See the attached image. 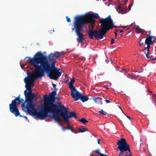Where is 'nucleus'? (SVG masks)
<instances>
[{
	"instance_id": "nucleus-40",
	"label": "nucleus",
	"mask_w": 156,
	"mask_h": 156,
	"mask_svg": "<svg viewBox=\"0 0 156 156\" xmlns=\"http://www.w3.org/2000/svg\"><path fill=\"white\" fill-rule=\"evenodd\" d=\"M123 74H124V75L126 76L127 77V74L128 73H127V72L126 71H126H124V72H123Z\"/></svg>"
},
{
	"instance_id": "nucleus-8",
	"label": "nucleus",
	"mask_w": 156,
	"mask_h": 156,
	"mask_svg": "<svg viewBox=\"0 0 156 156\" xmlns=\"http://www.w3.org/2000/svg\"><path fill=\"white\" fill-rule=\"evenodd\" d=\"M20 99V94L14 100H12V103L9 105L10 111L11 113L14 114L16 117L20 115V114L18 108V105L21 102Z\"/></svg>"
},
{
	"instance_id": "nucleus-50",
	"label": "nucleus",
	"mask_w": 156,
	"mask_h": 156,
	"mask_svg": "<svg viewBox=\"0 0 156 156\" xmlns=\"http://www.w3.org/2000/svg\"><path fill=\"white\" fill-rule=\"evenodd\" d=\"M62 129H63V130L64 131H65L66 129H67V127H63Z\"/></svg>"
},
{
	"instance_id": "nucleus-62",
	"label": "nucleus",
	"mask_w": 156,
	"mask_h": 156,
	"mask_svg": "<svg viewBox=\"0 0 156 156\" xmlns=\"http://www.w3.org/2000/svg\"><path fill=\"white\" fill-rule=\"evenodd\" d=\"M153 60H156V58H154V59H153Z\"/></svg>"
},
{
	"instance_id": "nucleus-18",
	"label": "nucleus",
	"mask_w": 156,
	"mask_h": 156,
	"mask_svg": "<svg viewBox=\"0 0 156 156\" xmlns=\"http://www.w3.org/2000/svg\"><path fill=\"white\" fill-rule=\"evenodd\" d=\"M152 103L155 106L156 108V96L154 94H152Z\"/></svg>"
},
{
	"instance_id": "nucleus-37",
	"label": "nucleus",
	"mask_w": 156,
	"mask_h": 156,
	"mask_svg": "<svg viewBox=\"0 0 156 156\" xmlns=\"http://www.w3.org/2000/svg\"><path fill=\"white\" fill-rule=\"evenodd\" d=\"M134 28L136 30H137L138 29H139L140 28L139 27V26L134 25Z\"/></svg>"
},
{
	"instance_id": "nucleus-13",
	"label": "nucleus",
	"mask_w": 156,
	"mask_h": 156,
	"mask_svg": "<svg viewBox=\"0 0 156 156\" xmlns=\"http://www.w3.org/2000/svg\"><path fill=\"white\" fill-rule=\"evenodd\" d=\"M128 1V0H126L125 2H123L121 4H119L116 8V11L119 13L123 14L126 13V3Z\"/></svg>"
},
{
	"instance_id": "nucleus-51",
	"label": "nucleus",
	"mask_w": 156,
	"mask_h": 156,
	"mask_svg": "<svg viewBox=\"0 0 156 156\" xmlns=\"http://www.w3.org/2000/svg\"><path fill=\"white\" fill-rule=\"evenodd\" d=\"M133 5H132V4H130V5L129 6V10H130V8Z\"/></svg>"
},
{
	"instance_id": "nucleus-27",
	"label": "nucleus",
	"mask_w": 156,
	"mask_h": 156,
	"mask_svg": "<svg viewBox=\"0 0 156 156\" xmlns=\"http://www.w3.org/2000/svg\"><path fill=\"white\" fill-rule=\"evenodd\" d=\"M93 152H95L96 154H101L100 151L99 149H97L96 150L93 151Z\"/></svg>"
},
{
	"instance_id": "nucleus-10",
	"label": "nucleus",
	"mask_w": 156,
	"mask_h": 156,
	"mask_svg": "<svg viewBox=\"0 0 156 156\" xmlns=\"http://www.w3.org/2000/svg\"><path fill=\"white\" fill-rule=\"evenodd\" d=\"M41 54L42 52L41 51H38L34 55L33 58L26 57L25 59L26 60L27 62L31 63L35 67L38 66L37 65L40 63Z\"/></svg>"
},
{
	"instance_id": "nucleus-59",
	"label": "nucleus",
	"mask_w": 156,
	"mask_h": 156,
	"mask_svg": "<svg viewBox=\"0 0 156 156\" xmlns=\"http://www.w3.org/2000/svg\"><path fill=\"white\" fill-rule=\"evenodd\" d=\"M122 33H121V34H119V36H120V37H121V36H122Z\"/></svg>"
},
{
	"instance_id": "nucleus-48",
	"label": "nucleus",
	"mask_w": 156,
	"mask_h": 156,
	"mask_svg": "<svg viewBox=\"0 0 156 156\" xmlns=\"http://www.w3.org/2000/svg\"><path fill=\"white\" fill-rule=\"evenodd\" d=\"M126 71V69H122V70L120 71V72L121 73H123L124 71Z\"/></svg>"
},
{
	"instance_id": "nucleus-45",
	"label": "nucleus",
	"mask_w": 156,
	"mask_h": 156,
	"mask_svg": "<svg viewBox=\"0 0 156 156\" xmlns=\"http://www.w3.org/2000/svg\"><path fill=\"white\" fill-rule=\"evenodd\" d=\"M106 154H103L101 153L99 156H106Z\"/></svg>"
},
{
	"instance_id": "nucleus-53",
	"label": "nucleus",
	"mask_w": 156,
	"mask_h": 156,
	"mask_svg": "<svg viewBox=\"0 0 156 156\" xmlns=\"http://www.w3.org/2000/svg\"><path fill=\"white\" fill-rule=\"evenodd\" d=\"M126 116L129 119H131V121H132V119L131 118L129 117V116Z\"/></svg>"
},
{
	"instance_id": "nucleus-29",
	"label": "nucleus",
	"mask_w": 156,
	"mask_h": 156,
	"mask_svg": "<svg viewBox=\"0 0 156 156\" xmlns=\"http://www.w3.org/2000/svg\"><path fill=\"white\" fill-rule=\"evenodd\" d=\"M150 53V50H149L147 49L146 51H145L144 53V54L146 55V57H147Z\"/></svg>"
},
{
	"instance_id": "nucleus-30",
	"label": "nucleus",
	"mask_w": 156,
	"mask_h": 156,
	"mask_svg": "<svg viewBox=\"0 0 156 156\" xmlns=\"http://www.w3.org/2000/svg\"><path fill=\"white\" fill-rule=\"evenodd\" d=\"M147 45V47H145L144 49H147L149 50L150 49V44H146Z\"/></svg>"
},
{
	"instance_id": "nucleus-24",
	"label": "nucleus",
	"mask_w": 156,
	"mask_h": 156,
	"mask_svg": "<svg viewBox=\"0 0 156 156\" xmlns=\"http://www.w3.org/2000/svg\"><path fill=\"white\" fill-rule=\"evenodd\" d=\"M127 77L133 80H135L136 79L135 77L134 76L129 73L127 74Z\"/></svg>"
},
{
	"instance_id": "nucleus-22",
	"label": "nucleus",
	"mask_w": 156,
	"mask_h": 156,
	"mask_svg": "<svg viewBox=\"0 0 156 156\" xmlns=\"http://www.w3.org/2000/svg\"><path fill=\"white\" fill-rule=\"evenodd\" d=\"M79 121L85 124L88 122V121L87 120L83 118H82L79 119Z\"/></svg>"
},
{
	"instance_id": "nucleus-26",
	"label": "nucleus",
	"mask_w": 156,
	"mask_h": 156,
	"mask_svg": "<svg viewBox=\"0 0 156 156\" xmlns=\"http://www.w3.org/2000/svg\"><path fill=\"white\" fill-rule=\"evenodd\" d=\"M99 112L101 114L103 115H106L107 114V113L104 111L102 109H101V111Z\"/></svg>"
},
{
	"instance_id": "nucleus-4",
	"label": "nucleus",
	"mask_w": 156,
	"mask_h": 156,
	"mask_svg": "<svg viewBox=\"0 0 156 156\" xmlns=\"http://www.w3.org/2000/svg\"><path fill=\"white\" fill-rule=\"evenodd\" d=\"M80 18H83L86 16V19L94 22H95V19H98L99 20V23L101 24V28L103 29L104 27H110L113 26V27H115L113 24V20L111 19L110 15L105 18H101L97 13H94L93 12H89L85 13L84 15H77Z\"/></svg>"
},
{
	"instance_id": "nucleus-64",
	"label": "nucleus",
	"mask_w": 156,
	"mask_h": 156,
	"mask_svg": "<svg viewBox=\"0 0 156 156\" xmlns=\"http://www.w3.org/2000/svg\"><path fill=\"white\" fill-rule=\"evenodd\" d=\"M127 27V26H126V27H122L123 28H126V27Z\"/></svg>"
},
{
	"instance_id": "nucleus-11",
	"label": "nucleus",
	"mask_w": 156,
	"mask_h": 156,
	"mask_svg": "<svg viewBox=\"0 0 156 156\" xmlns=\"http://www.w3.org/2000/svg\"><path fill=\"white\" fill-rule=\"evenodd\" d=\"M72 98L75 101H77L80 98V100L83 102H84L88 100L92 99L91 98H89V97H92L90 95L88 96H85L83 94H81L79 92H76V94L72 93Z\"/></svg>"
},
{
	"instance_id": "nucleus-63",
	"label": "nucleus",
	"mask_w": 156,
	"mask_h": 156,
	"mask_svg": "<svg viewBox=\"0 0 156 156\" xmlns=\"http://www.w3.org/2000/svg\"><path fill=\"white\" fill-rule=\"evenodd\" d=\"M20 100L21 101H24V100H23V99H22H22H20Z\"/></svg>"
},
{
	"instance_id": "nucleus-6",
	"label": "nucleus",
	"mask_w": 156,
	"mask_h": 156,
	"mask_svg": "<svg viewBox=\"0 0 156 156\" xmlns=\"http://www.w3.org/2000/svg\"><path fill=\"white\" fill-rule=\"evenodd\" d=\"M49 59L46 56L44 55L42 53L41 56L40 66L43 70L49 69L52 70H55L57 69L55 66V64L56 62L53 61L51 63L48 62Z\"/></svg>"
},
{
	"instance_id": "nucleus-9",
	"label": "nucleus",
	"mask_w": 156,
	"mask_h": 156,
	"mask_svg": "<svg viewBox=\"0 0 156 156\" xmlns=\"http://www.w3.org/2000/svg\"><path fill=\"white\" fill-rule=\"evenodd\" d=\"M43 70L44 73H46L47 74V76L51 79L55 80H57L62 74V70L59 69L52 70L48 68L47 70Z\"/></svg>"
},
{
	"instance_id": "nucleus-7",
	"label": "nucleus",
	"mask_w": 156,
	"mask_h": 156,
	"mask_svg": "<svg viewBox=\"0 0 156 156\" xmlns=\"http://www.w3.org/2000/svg\"><path fill=\"white\" fill-rule=\"evenodd\" d=\"M44 102L43 106L41 108V110L38 111L41 112H42V110L43 109H44L45 111L52 109L55 107H57V106L61 104L60 102L58 103V105L54 104L52 102L50 97L49 96H48L46 94L44 96Z\"/></svg>"
},
{
	"instance_id": "nucleus-46",
	"label": "nucleus",
	"mask_w": 156,
	"mask_h": 156,
	"mask_svg": "<svg viewBox=\"0 0 156 156\" xmlns=\"http://www.w3.org/2000/svg\"><path fill=\"white\" fill-rule=\"evenodd\" d=\"M115 69L116 71H119V67L118 66L116 67Z\"/></svg>"
},
{
	"instance_id": "nucleus-16",
	"label": "nucleus",
	"mask_w": 156,
	"mask_h": 156,
	"mask_svg": "<svg viewBox=\"0 0 156 156\" xmlns=\"http://www.w3.org/2000/svg\"><path fill=\"white\" fill-rule=\"evenodd\" d=\"M154 36H147L145 43V44H152L154 41H152V39L153 38Z\"/></svg>"
},
{
	"instance_id": "nucleus-17",
	"label": "nucleus",
	"mask_w": 156,
	"mask_h": 156,
	"mask_svg": "<svg viewBox=\"0 0 156 156\" xmlns=\"http://www.w3.org/2000/svg\"><path fill=\"white\" fill-rule=\"evenodd\" d=\"M69 87L70 88V90L71 91V95L72 97V93L73 94H76V92H79L78 91L76 90V88L73 86H69Z\"/></svg>"
},
{
	"instance_id": "nucleus-42",
	"label": "nucleus",
	"mask_w": 156,
	"mask_h": 156,
	"mask_svg": "<svg viewBox=\"0 0 156 156\" xmlns=\"http://www.w3.org/2000/svg\"><path fill=\"white\" fill-rule=\"evenodd\" d=\"M105 102L107 103H109L110 102H111L112 101H110L108 100H107V99H105Z\"/></svg>"
},
{
	"instance_id": "nucleus-54",
	"label": "nucleus",
	"mask_w": 156,
	"mask_h": 156,
	"mask_svg": "<svg viewBox=\"0 0 156 156\" xmlns=\"http://www.w3.org/2000/svg\"><path fill=\"white\" fill-rule=\"evenodd\" d=\"M23 117L25 118V119H26L28 121H29V120L28 119H27V116H24Z\"/></svg>"
},
{
	"instance_id": "nucleus-39",
	"label": "nucleus",
	"mask_w": 156,
	"mask_h": 156,
	"mask_svg": "<svg viewBox=\"0 0 156 156\" xmlns=\"http://www.w3.org/2000/svg\"><path fill=\"white\" fill-rule=\"evenodd\" d=\"M80 133L79 131V129H76V130H75L74 133Z\"/></svg>"
},
{
	"instance_id": "nucleus-55",
	"label": "nucleus",
	"mask_w": 156,
	"mask_h": 156,
	"mask_svg": "<svg viewBox=\"0 0 156 156\" xmlns=\"http://www.w3.org/2000/svg\"><path fill=\"white\" fill-rule=\"evenodd\" d=\"M90 156H99L94 155L92 154L91 153V154H90Z\"/></svg>"
},
{
	"instance_id": "nucleus-33",
	"label": "nucleus",
	"mask_w": 156,
	"mask_h": 156,
	"mask_svg": "<svg viewBox=\"0 0 156 156\" xmlns=\"http://www.w3.org/2000/svg\"><path fill=\"white\" fill-rule=\"evenodd\" d=\"M67 21L68 22H70L71 21V19L68 17V16L66 17Z\"/></svg>"
},
{
	"instance_id": "nucleus-36",
	"label": "nucleus",
	"mask_w": 156,
	"mask_h": 156,
	"mask_svg": "<svg viewBox=\"0 0 156 156\" xmlns=\"http://www.w3.org/2000/svg\"><path fill=\"white\" fill-rule=\"evenodd\" d=\"M80 59L82 61H84L85 60V58L84 57H80Z\"/></svg>"
},
{
	"instance_id": "nucleus-32",
	"label": "nucleus",
	"mask_w": 156,
	"mask_h": 156,
	"mask_svg": "<svg viewBox=\"0 0 156 156\" xmlns=\"http://www.w3.org/2000/svg\"><path fill=\"white\" fill-rule=\"evenodd\" d=\"M105 61L107 63H108L109 61L111 62V63H112V61L111 59L105 60Z\"/></svg>"
},
{
	"instance_id": "nucleus-2",
	"label": "nucleus",
	"mask_w": 156,
	"mask_h": 156,
	"mask_svg": "<svg viewBox=\"0 0 156 156\" xmlns=\"http://www.w3.org/2000/svg\"><path fill=\"white\" fill-rule=\"evenodd\" d=\"M65 108V107L63 105L60 104L57 106V107H55L53 109H51L48 111H45L44 109H43L41 112H38V111H35L33 115L37 118L40 119L41 120L44 119L46 117L49 118H52L60 124L61 120L58 115H60L64 119L63 114L64 113L63 112L64 108Z\"/></svg>"
},
{
	"instance_id": "nucleus-61",
	"label": "nucleus",
	"mask_w": 156,
	"mask_h": 156,
	"mask_svg": "<svg viewBox=\"0 0 156 156\" xmlns=\"http://www.w3.org/2000/svg\"><path fill=\"white\" fill-rule=\"evenodd\" d=\"M115 35H117V34L116 32L115 33Z\"/></svg>"
},
{
	"instance_id": "nucleus-58",
	"label": "nucleus",
	"mask_w": 156,
	"mask_h": 156,
	"mask_svg": "<svg viewBox=\"0 0 156 156\" xmlns=\"http://www.w3.org/2000/svg\"><path fill=\"white\" fill-rule=\"evenodd\" d=\"M148 92H150V93H151H151H152V91H150V90H148Z\"/></svg>"
},
{
	"instance_id": "nucleus-49",
	"label": "nucleus",
	"mask_w": 156,
	"mask_h": 156,
	"mask_svg": "<svg viewBox=\"0 0 156 156\" xmlns=\"http://www.w3.org/2000/svg\"><path fill=\"white\" fill-rule=\"evenodd\" d=\"M52 85H53V87L54 88V89H55V88L56 89V85L55 84L53 83Z\"/></svg>"
},
{
	"instance_id": "nucleus-5",
	"label": "nucleus",
	"mask_w": 156,
	"mask_h": 156,
	"mask_svg": "<svg viewBox=\"0 0 156 156\" xmlns=\"http://www.w3.org/2000/svg\"><path fill=\"white\" fill-rule=\"evenodd\" d=\"M34 72L37 75L32 76V73H28V77L25 79L24 82L27 85L29 86H32L33 87L34 85V80L37 79H41L44 75V70L40 65L35 67Z\"/></svg>"
},
{
	"instance_id": "nucleus-14",
	"label": "nucleus",
	"mask_w": 156,
	"mask_h": 156,
	"mask_svg": "<svg viewBox=\"0 0 156 156\" xmlns=\"http://www.w3.org/2000/svg\"><path fill=\"white\" fill-rule=\"evenodd\" d=\"M65 53L62 51L61 52L55 51L54 53H51L48 56L49 61L52 60L54 59H57L59 58L60 56L64 55Z\"/></svg>"
},
{
	"instance_id": "nucleus-28",
	"label": "nucleus",
	"mask_w": 156,
	"mask_h": 156,
	"mask_svg": "<svg viewBox=\"0 0 156 156\" xmlns=\"http://www.w3.org/2000/svg\"><path fill=\"white\" fill-rule=\"evenodd\" d=\"M151 31L150 30H149L148 31H146V33H145V34H146V36H151Z\"/></svg>"
},
{
	"instance_id": "nucleus-57",
	"label": "nucleus",
	"mask_w": 156,
	"mask_h": 156,
	"mask_svg": "<svg viewBox=\"0 0 156 156\" xmlns=\"http://www.w3.org/2000/svg\"><path fill=\"white\" fill-rule=\"evenodd\" d=\"M123 30H120V33H122L123 32Z\"/></svg>"
},
{
	"instance_id": "nucleus-35",
	"label": "nucleus",
	"mask_w": 156,
	"mask_h": 156,
	"mask_svg": "<svg viewBox=\"0 0 156 156\" xmlns=\"http://www.w3.org/2000/svg\"><path fill=\"white\" fill-rule=\"evenodd\" d=\"M114 39L112 38L111 40V44H113L114 43Z\"/></svg>"
},
{
	"instance_id": "nucleus-44",
	"label": "nucleus",
	"mask_w": 156,
	"mask_h": 156,
	"mask_svg": "<svg viewBox=\"0 0 156 156\" xmlns=\"http://www.w3.org/2000/svg\"><path fill=\"white\" fill-rule=\"evenodd\" d=\"M134 25H134V23H132L130 25L129 27H134Z\"/></svg>"
},
{
	"instance_id": "nucleus-60",
	"label": "nucleus",
	"mask_w": 156,
	"mask_h": 156,
	"mask_svg": "<svg viewBox=\"0 0 156 156\" xmlns=\"http://www.w3.org/2000/svg\"><path fill=\"white\" fill-rule=\"evenodd\" d=\"M154 40H156V37L155 36H154L153 37V38Z\"/></svg>"
},
{
	"instance_id": "nucleus-20",
	"label": "nucleus",
	"mask_w": 156,
	"mask_h": 156,
	"mask_svg": "<svg viewBox=\"0 0 156 156\" xmlns=\"http://www.w3.org/2000/svg\"><path fill=\"white\" fill-rule=\"evenodd\" d=\"M125 144H126V146L129 147V149L127 150V152L128 153V156H132V154L131 152L130 149L129 145L127 143L126 140H125Z\"/></svg>"
},
{
	"instance_id": "nucleus-3",
	"label": "nucleus",
	"mask_w": 156,
	"mask_h": 156,
	"mask_svg": "<svg viewBox=\"0 0 156 156\" xmlns=\"http://www.w3.org/2000/svg\"><path fill=\"white\" fill-rule=\"evenodd\" d=\"M25 87L26 90L24 91V94L25 97V101L22 104L21 107L23 110L25 112L26 111L28 113H31L32 115L35 111L34 108L35 104L33 102L34 98L37 96L36 94L32 92L31 86H28L26 84Z\"/></svg>"
},
{
	"instance_id": "nucleus-21",
	"label": "nucleus",
	"mask_w": 156,
	"mask_h": 156,
	"mask_svg": "<svg viewBox=\"0 0 156 156\" xmlns=\"http://www.w3.org/2000/svg\"><path fill=\"white\" fill-rule=\"evenodd\" d=\"M136 32L138 34L141 33L144 34H145V33H146V31L140 28L138 29L136 31Z\"/></svg>"
},
{
	"instance_id": "nucleus-52",
	"label": "nucleus",
	"mask_w": 156,
	"mask_h": 156,
	"mask_svg": "<svg viewBox=\"0 0 156 156\" xmlns=\"http://www.w3.org/2000/svg\"><path fill=\"white\" fill-rule=\"evenodd\" d=\"M144 43H143V42L140 43V46H143L144 45Z\"/></svg>"
},
{
	"instance_id": "nucleus-1",
	"label": "nucleus",
	"mask_w": 156,
	"mask_h": 156,
	"mask_svg": "<svg viewBox=\"0 0 156 156\" xmlns=\"http://www.w3.org/2000/svg\"><path fill=\"white\" fill-rule=\"evenodd\" d=\"M95 22L87 20L84 19L83 18L76 16L73 22L74 27L72 29V31H74L76 35L78 37L77 38V41L78 42L83 43L84 40L83 34L82 32L84 29V27L88 23L90 24L89 26V28L90 30L87 31L89 37L91 39L93 38L94 36L97 39H102L103 38L105 34L108 31L112 29L113 26L110 27H104L103 29L101 28V29H99L98 30H95L93 31V27L95 25Z\"/></svg>"
},
{
	"instance_id": "nucleus-25",
	"label": "nucleus",
	"mask_w": 156,
	"mask_h": 156,
	"mask_svg": "<svg viewBox=\"0 0 156 156\" xmlns=\"http://www.w3.org/2000/svg\"><path fill=\"white\" fill-rule=\"evenodd\" d=\"M79 131L80 133H83L85 132V131H87V130L86 128H79Z\"/></svg>"
},
{
	"instance_id": "nucleus-15",
	"label": "nucleus",
	"mask_w": 156,
	"mask_h": 156,
	"mask_svg": "<svg viewBox=\"0 0 156 156\" xmlns=\"http://www.w3.org/2000/svg\"><path fill=\"white\" fill-rule=\"evenodd\" d=\"M56 91L57 89L55 88L54 91L49 94V96L53 103L55 101V96L56 94Z\"/></svg>"
},
{
	"instance_id": "nucleus-31",
	"label": "nucleus",
	"mask_w": 156,
	"mask_h": 156,
	"mask_svg": "<svg viewBox=\"0 0 156 156\" xmlns=\"http://www.w3.org/2000/svg\"><path fill=\"white\" fill-rule=\"evenodd\" d=\"M147 58L148 59L150 58V59H151L153 60V59H154L153 56V55H151L150 56H148L147 57Z\"/></svg>"
},
{
	"instance_id": "nucleus-12",
	"label": "nucleus",
	"mask_w": 156,
	"mask_h": 156,
	"mask_svg": "<svg viewBox=\"0 0 156 156\" xmlns=\"http://www.w3.org/2000/svg\"><path fill=\"white\" fill-rule=\"evenodd\" d=\"M68 108L65 107V108H64L63 111L65 112L63 114L64 117V121L67 122L71 117H73L75 119H76L77 116L76 113L73 111L69 112L68 111Z\"/></svg>"
},
{
	"instance_id": "nucleus-23",
	"label": "nucleus",
	"mask_w": 156,
	"mask_h": 156,
	"mask_svg": "<svg viewBox=\"0 0 156 156\" xmlns=\"http://www.w3.org/2000/svg\"><path fill=\"white\" fill-rule=\"evenodd\" d=\"M75 82V79L74 77H73V79L70 80L69 83V86H73V84Z\"/></svg>"
},
{
	"instance_id": "nucleus-56",
	"label": "nucleus",
	"mask_w": 156,
	"mask_h": 156,
	"mask_svg": "<svg viewBox=\"0 0 156 156\" xmlns=\"http://www.w3.org/2000/svg\"><path fill=\"white\" fill-rule=\"evenodd\" d=\"M71 131L73 132V133H74V131H75V130H74V129H72V128L71 129Z\"/></svg>"
},
{
	"instance_id": "nucleus-19",
	"label": "nucleus",
	"mask_w": 156,
	"mask_h": 156,
	"mask_svg": "<svg viewBox=\"0 0 156 156\" xmlns=\"http://www.w3.org/2000/svg\"><path fill=\"white\" fill-rule=\"evenodd\" d=\"M93 99L95 103H98V101H97V100H99L100 101V104L101 105L102 104V102L101 101L102 98H101L97 97L96 98H95L94 97H93Z\"/></svg>"
},
{
	"instance_id": "nucleus-34",
	"label": "nucleus",
	"mask_w": 156,
	"mask_h": 156,
	"mask_svg": "<svg viewBox=\"0 0 156 156\" xmlns=\"http://www.w3.org/2000/svg\"><path fill=\"white\" fill-rule=\"evenodd\" d=\"M27 65V64H25L23 65H21V67L22 69H23L24 68L27 67H25Z\"/></svg>"
},
{
	"instance_id": "nucleus-38",
	"label": "nucleus",
	"mask_w": 156,
	"mask_h": 156,
	"mask_svg": "<svg viewBox=\"0 0 156 156\" xmlns=\"http://www.w3.org/2000/svg\"><path fill=\"white\" fill-rule=\"evenodd\" d=\"M125 152L126 153L123 154L124 155L122 156H128V153L127 151H125Z\"/></svg>"
},
{
	"instance_id": "nucleus-41",
	"label": "nucleus",
	"mask_w": 156,
	"mask_h": 156,
	"mask_svg": "<svg viewBox=\"0 0 156 156\" xmlns=\"http://www.w3.org/2000/svg\"><path fill=\"white\" fill-rule=\"evenodd\" d=\"M71 129V127L70 126V125L68 126L67 127V129Z\"/></svg>"
},
{
	"instance_id": "nucleus-43",
	"label": "nucleus",
	"mask_w": 156,
	"mask_h": 156,
	"mask_svg": "<svg viewBox=\"0 0 156 156\" xmlns=\"http://www.w3.org/2000/svg\"><path fill=\"white\" fill-rule=\"evenodd\" d=\"M101 139H98L97 140V141H98V144H100V141H101Z\"/></svg>"
},
{
	"instance_id": "nucleus-47",
	"label": "nucleus",
	"mask_w": 156,
	"mask_h": 156,
	"mask_svg": "<svg viewBox=\"0 0 156 156\" xmlns=\"http://www.w3.org/2000/svg\"><path fill=\"white\" fill-rule=\"evenodd\" d=\"M55 31V30H54V29H53L52 32L51 30H50L48 31V32L50 33V34H51L53 32H54Z\"/></svg>"
}]
</instances>
